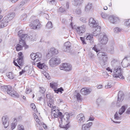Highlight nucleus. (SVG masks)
Here are the masks:
<instances>
[{"mask_svg": "<svg viewBox=\"0 0 130 130\" xmlns=\"http://www.w3.org/2000/svg\"><path fill=\"white\" fill-rule=\"evenodd\" d=\"M51 116L53 118H57L59 116L61 117L60 122L59 126L60 127L65 128L67 130L69 127V118L70 115L68 113L65 114L62 116V113L59 112L58 109L52 110L51 112Z\"/></svg>", "mask_w": 130, "mask_h": 130, "instance_id": "1", "label": "nucleus"}, {"mask_svg": "<svg viewBox=\"0 0 130 130\" xmlns=\"http://www.w3.org/2000/svg\"><path fill=\"white\" fill-rule=\"evenodd\" d=\"M99 63L103 68L107 67V62L108 59L107 54L105 53L101 52H99L97 55Z\"/></svg>", "mask_w": 130, "mask_h": 130, "instance_id": "2", "label": "nucleus"}, {"mask_svg": "<svg viewBox=\"0 0 130 130\" xmlns=\"http://www.w3.org/2000/svg\"><path fill=\"white\" fill-rule=\"evenodd\" d=\"M1 89L4 92H7V94L13 97H19V94L15 91L12 89L11 86L9 85H3L1 86Z\"/></svg>", "mask_w": 130, "mask_h": 130, "instance_id": "3", "label": "nucleus"}, {"mask_svg": "<svg viewBox=\"0 0 130 130\" xmlns=\"http://www.w3.org/2000/svg\"><path fill=\"white\" fill-rule=\"evenodd\" d=\"M122 70L120 66H117L113 69V76L114 77H119L121 79H124V77L122 74Z\"/></svg>", "mask_w": 130, "mask_h": 130, "instance_id": "4", "label": "nucleus"}, {"mask_svg": "<svg viewBox=\"0 0 130 130\" xmlns=\"http://www.w3.org/2000/svg\"><path fill=\"white\" fill-rule=\"evenodd\" d=\"M60 63V59L55 57L51 58L49 60V64L50 66L53 67L59 64Z\"/></svg>", "mask_w": 130, "mask_h": 130, "instance_id": "5", "label": "nucleus"}, {"mask_svg": "<svg viewBox=\"0 0 130 130\" xmlns=\"http://www.w3.org/2000/svg\"><path fill=\"white\" fill-rule=\"evenodd\" d=\"M99 37V41L100 43L103 45H105L107 43L108 38L105 33L103 32L100 34Z\"/></svg>", "mask_w": 130, "mask_h": 130, "instance_id": "6", "label": "nucleus"}, {"mask_svg": "<svg viewBox=\"0 0 130 130\" xmlns=\"http://www.w3.org/2000/svg\"><path fill=\"white\" fill-rule=\"evenodd\" d=\"M31 59L36 62L40 60L42 58V55L39 53H32L30 55Z\"/></svg>", "mask_w": 130, "mask_h": 130, "instance_id": "7", "label": "nucleus"}, {"mask_svg": "<svg viewBox=\"0 0 130 130\" xmlns=\"http://www.w3.org/2000/svg\"><path fill=\"white\" fill-rule=\"evenodd\" d=\"M29 26L32 29H38L41 27V25L39 20L37 19L32 21Z\"/></svg>", "mask_w": 130, "mask_h": 130, "instance_id": "8", "label": "nucleus"}, {"mask_svg": "<svg viewBox=\"0 0 130 130\" xmlns=\"http://www.w3.org/2000/svg\"><path fill=\"white\" fill-rule=\"evenodd\" d=\"M121 63L124 68L130 66V56L125 57Z\"/></svg>", "mask_w": 130, "mask_h": 130, "instance_id": "9", "label": "nucleus"}, {"mask_svg": "<svg viewBox=\"0 0 130 130\" xmlns=\"http://www.w3.org/2000/svg\"><path fill=\"white\" fill-rule=\"evenodd\" d=\"M76 118L77 122L80 124H83L85 121V116L82 113L78 115L77 116Z\"/></svg>", "mask_w": 130, "mask_h": 130, "instance_id": "10", "label": "nucleus"}, {"mask_svg": "<svg viewBox=\"0 0 130 130\" xmlns=\"http://www.w3.org/2000/svg\"><path fill=\"white\" fill-rule=\"evenodd\" d=\"M60 69L61 70L69 71L72 70V66L71 65L69 64L64 63L62 64V65L60 67Z\"/></svg>", "mask_w": 130, "mask_h": 130, "instance_id": "11", "label": "nucleus"}, {"mask_svg": "<svg viewBox=\"0 0 130 130\" xmlns=\"http://www.w3.org/2000/svg\"><path fill=\"white\" fill-rule=\"evenodd\" d=\"M110 22L113 24H116L119 22V20L118 17L114 15L110 16L108 18Z\"/></svg>", "mask_w": 130, "mask_h": 130, "instance_id": "12", "label": "nucleus"}, {"mask_svg": "<svg viewBox=\"0 0 130 130\" xmlns=\"http://www.w3.org/2000/svg\"><path fill=\"white\" fill-rule=\"evenodd\" d=\"M89 24L90 27H96L98 26L99 24L97 21L93 18H90L89 20Z\"/></svg>", "mask_w": 130, "mask_h": 130, "instance_id": "13", "label": "nucleus"}, {"mask_svg": "<svg viewBox=\"0 0 130 130\" xmlns=\"http://www.w3.org/2000/svg\"><path fill=\"white\" fill-rule=\"evenodd\" d=\"M58 50L54 48H51L50 51L47 54L46 56L48 57H50L52 56L53 55H55L58 53Z\"/></svg>", "mask_w": 130, "mask_h": 130, "instance_id": "14", "label": "nucleus"}, {"mask_svg": "<svg viewBox=\"0 0 130 130\" xmlns=\"http://www.w3.org/2000/svg\"><path fill=\"white\" fill-rule=\"evenodd\" d=\"M37 67L39 69H42L45 71L48 69V68L47 65L44 63H41L40 62L37 63Z\"/></svg>", "mask_w": 130, "mask_h": 130, "instance_id": "15", "label": "nucleus"}, {"mask_svg": "<svg viewBox=\"0 0 130 130\" xmlns=\"http://www.w3.org/2000/svg\"><path fill=\"white\" fill-rule=\"evenodd\" d=\"M86 31V26L83 25L79 27L77 29V33L80 36L82 35V34L84 33Z\"/></svg>", "mask_w": 130, "mask_h": 130, "instance_id": "16", "label": "nucleus"}, {"mask_svg": "<svg viewBox=\"0 0 130 130\" xmlns=\"http://www.w3.org/2000/svg\"><path fill=\"white\" fill-rule=\"evenodd\" d=\"M34 118L37 123V124H36V126L37 127H38L39 125L41 126V124H43V123L39 119L37 115L36 114L34 113L33 114Z\"/></svg>", "mask_w": 130, "mask_h": 130, "instance_id": "17", "label": "nucleus"}, {"mask_svg": "<svg viewBox=\"0 0 130 130\" xmlns=\"http://www.w3.org/2000/svg\"><path fill=\"white\" fill-rule=\"evenodd\" d=\"M3 124L5 128H6L9 125L8 118L5 117H2V118Z\"/></svg>", "mask_w": 130, "mask_h": 130, "instance_id": "18", "label": "nucleus"}, {"mask_svg": "<svg viewBox=\"0 0 130 130\" xmlns=\"http://www.w3.org/2000/svg\"><path fill=\"white\" fill-rule=\"evenodd\" d=\"M8 21L6 17H4L2 21L1 25V27L2 28H3L6 26L8 22Z\"/></svg>", "mask_w": 130, "mask_h": 130, "instance_id": "19", "label": "nucleus"}, {"mask_svg": "<svg viewBox=\"0 0 130 130\" xmlns=\"http://www.w3.org/2000/svg\"><path fill=\"white\" fill-rule=\"evenodd\" d=\"M95 30L93 31L92 33L93 35L95 36H97L98 35L100 34L101 30V27L100 26H98L95 27Z\"/></svg>", "mask_w": 130, "mask_h": 130, "instance_id": "20", "label": "nucleus"}, {"mask_svg": "<svg viewBox=\"0 0 130 130\" xmlns=\"http://www.w3.org/2000/svg\"><path fill=\"white\" fill-rule=\"evenodd\" d=\"M92 122H89L82 126V130H90V127L92 125Z\"/></svg>", "mask_w": 130, "mask_h": 130, "instance_id": "21", "label": "nucleus"}, {"mask_svg": "<svg viewBox=\"0 0 130 130\" xmlns=\"http://www.w3.org/2000/svg\"><path fill=\"white\" fill-rule=\"evenodd\" d=\"M87 41L92 44L94 42V39L93 35L92 34L88 35L86 38Z\"/></svg>", "mask_w": 130, "mask_h": 130, "instance_id": "22", "label": "nucleus"}, {"mask_svg": "<svg viewBox=\"0 0 130 130\" xmlns=\"http://www.w3.org/2000/svg\"><path fill=\"white\" fill-rule=\"evenodd\" d=\"M80 92L83 95H86L89 94L90 92V90L89 89L83 88L81 89Z\"/></svg>", "mask_w": 130, "mask_h": 130, "instance_id": "23", "label": "nucleus"}, {"mask_svg": "<svg viewBox=\"0 0 130 130\" xmlns=\"http://www.w3.org/2000/svg\"><path fill=\"white\" fill-rule=\"evenodd\" d=\"M124 99L123 93L122 91H119L118 93V102L119 101H122Z\"/></svg>", "mask_w": 130, "mask_h": 130, "instance_id": "24", "label": "nucleus"}, {"mask_svg": "<svg viewBox=\"0 0 130 130\" xmlns=\"http://www.w3.org/2000/svg\"><path fill=\"white\" fill-rule=\"evenodd\" d=\"M15 16V13L14 12H12L9 14L5 17H6L7 19L9 21L12 20L14 18Z\"/></svg>", "mask_w": 130, "mask_h": 130, "instance_id": "25", "label": "nucleus"}, {"mask_svg": "<svg viewBox=\"0 0 130 130\" xmlns=\"http://www.w3.org/2000/svg\"><path fill=\"white\" fill-rule=\"evenodd\" d=\"M92 7V4L90 3H88L85 7V11L86 12H89Z\"/></svg>", "mask_w": 130, "mask_h": 130, "instance_id": "26", "label": "nucleus"}, {"mask_svg": "<svg viewBox=\"0 0 130 130\" xmlns=\"http://www.w3.org/2000/svg\"><path fill=\"white\" fill-rule=\"evenodd\" d=\"M127 108L125 106H122L121 108L119 110V113L120 115H121L125 111Z\"/></svg>", "mask_w": 130, "mask_h": 130, "instance_id": "27", "label": "nucleus"}, {"mask_svg": "<svg viewBox=\"0 0 130 130\" xmlns=\"http://www.w3.org/2000/svg\"><path fill=\"white\" fill-rule=\"evenodd\" d=\"M73 2L75 6L79 5L82 3V0H73Z\"/></svg>", "mask_w": 130, "mask_h": 130, "instance_id": "28", "label": "nucleus"}, {"mask_svg": "<svg viewBox=\"0 0 130 130\" xmlns=\"http://www.w3.org/2000/svg\"><path fill=\"white\" fill-rule=\"evenodd\" d=\"M19 44L25 47H26V46H27L26 44L25 41L23 39H22L20 38L19 39Z\"/></svg>", "mask_w": 130, "mask_h": 130, "instance_id": "29", "label": "nucleus"}, {"mask_svg": "<svg viewBox=\"0 0 130 130\" xmlns=\"http://www.w3.org/2000/svg\"><path fill=\"white\" fill-rule=\"evenodd\" d=\"M17 124V120L15 119L14 120L13 122L11 123V128L12 129H14L15 127L16 126Z\"/></svg>", "mask_w": 130, "mask_h": 130, "instance_id": "30", "label": "nucleus"}, {"mask_svg": "<svg viewBox=\"0 0 130 130\" xmlns=\"http://www.w3.org/2000/svg\"><path fill=\"white\" fill-rule=\"evenodd\" d=\"M7 76L9 79H12L14 78L13 74L11 72H8L6 74Z\"/></svg>", "mask_w": 130, "mask_h": 130, "instance_id": "31", "label": "nucleus"}, {"mask_svg": "<svg viewBox=\"0 0 130 130\" xmlns=\"http://www.w3.org/2000/svg\"><path fill=\"white\" fill-rule=\"evenodd\" d=\"M51 87L54 89H56L57 88V84L56 83L52 82L50 83Z\"/></svg>", "mask_w": 130, "mask_h": 130, "instance_id": "32", "label": "nucleus"}, {"mask_svg": "<svg viewBox=\"0 0 130 130\" xmlns=\"http://www.w3.org/2000/svg\"><path fill=\"white\" fill-rule=\"evenodd\" d=\"M23 47L24 46L19 44H17L15 47L17 51H19L21 50L22 49Z\"/></svg>", "mask_w": 130, "mask_h": 130, "instance_id": "33", "label": "nucleus"}, {"mask_svg": "<svg viewBox=\"0 0 130 130\" xmlns=\"http://www.w3.org/2000/svg\"><path fill=\"white\" fill-rule=\"evenodd\" d=\"M23 58L21 57H19L17 59V61L18 63L20 65H21L22 64Z\"/></svg>", "mask_w": 130, "mask_h": 130, "instance_id": "34", "label": "nucleus"}, {"mask_svg": "<svg viewBox=\"0 0 130 130\" xmlns=\"http://www.w3.org/2000/svg\"><path fill=\"white\" fill-rule=\"evenodd\" d=\"M46 27L49 29L53 27L52 22L51 21L48 22L46 25Z\"/></svg>", "mask_w": 130, "mask_h": 130, "instance_id": "35", "label": "nucleus"}, {"mask_svg": "<svg viewBox=\"0 0 130 130\" xmlns=\"http://www.w3.org/2000/svg\"><path fill=\"white\" fill-rule=\"evenodd\" d=\"M108 51L110 52V53L112 54L114 52V48L112 45L109 46L108 48Z\"/></svg>", "mask_w": 130, "mask_h": 130, "instance_id": "36", "label": "nucleus"}, {"mask_svg": "<svg viewBox=\"0 0 130 130\" xmlns=\"http://www.w3.org/2000/svg\"><path fill=\"white\" fill-rule=\"evenodd\" d=\"M47 3L50 5L55 4L56 3L55 0H46Z\"/></svg>", "mask_w": 130, "mask_h": 130, "instance_id": "37", "label": "nucleus"}, {"mask_svg": "<svg viewBox=\"0 0 130 130\" xmlns=\"http://www.w3.org/2000/svg\"><path fill=\"white\" fill-rule=\"evenodd\" d=\"M117 112H116L114 116V118L116 120H119L120 119V115Z\"/></svg>", "mask_w": 130, "mask_h": 130, "instance_id": "38", "label": "nucleus"}, {"mask_svg": "<svg viewBox=\"0 0 130 130\" xmlns=\"http://www.w3.org/2000/svg\"><path fill=\"white\" fill-rule=\"evenodd\" d=\"M52 101L51 99H49V101H48L47 102L48 106L51 108L53 107V102H52Z\"/></svg>", "mask_w": 130, "mask_h": 130, "instance_id": "39", "label": "nucleus"}, {"mask_svg": "<svg viewBox=\"0 0 130 130\" xmlns=\"http://www.w3.org/2000/svg\"><path fill=\"white\" fill-rule=\"evenodd\" d=\"M62 50L64 52H69L70 51V48L66 46H64L62 48Z\"/></svg>", "mask_w": 130, "mask_h": 130, "instance_id": "40", "label": "nucleus"}, {"mask_svg": "<svg viewBox=\"0 0 130 130\" xmlns=\"http://www.w3.org/2000/svg\"><path fill=\"white\" fill-rule=\"evenodd\" d=\"M30 107L34 110L35 112H37V110L36 108V106L35 104L34 103H32L30 105Z\"/></svg>", "mask_w": 130, "mask_h": 130, "instance_id": "41", "label": "nucleus"}, {"mask_svg": "<svg viewBox=\"0 0 130 130\" xmlns=\"http://www.w3.org/2000/svg\"><path fill=\"white\" fill-rule=\"evenodd\" d=\"M74 95L75 97L78 100H80V95L79 93L77 92H75L74 93Z\"/></svg>", "mask_w": 130, "mask_h": 130, "instance_id": "42", "label": "nucleus"}, {"mask_svg": "<svg viewBox=\"0 0 130 130\" xmlns=\"http://www.w3.org/2000/svg\"><path fill=\"white\" fill-rule=\"evenodd\" d=\"M112 81H109L107 86H105V88H110L112 87Z\"/></svg>", "mask_w": 130, "mask_h": 130, "instance_id": "43", "label": "nucleus"}, {"mask_svg": "<svg viewBox=\"0 0 130 130\" xmlns=\"http://www.w3.org/2000/svg\"><path fill=\"white\" fill-rule=\"evenodd\" d=\"M124 24L125 26L129 27L130 26V19L126 20Z\"/></svg>", "mask_w": 130, "mask_h": 130, "instance_id": "44", "label": "nucleus"}, {"mask_svg": "<svg viewBox=\"0 0 130 130\" xmlns=\"http://www.w3.org/2000/svg\"><path fill=\"white\" fill-rule=\"evenodd\" d=\"M18 130H25L23 126L21 124L18 125Z\"/></svg>", "mask_w": 130, "mask_h": 130, "instance_id": "45", "label": "nucleus"}, {"mask_svg": "<svg viewBox=\"0 0 130 130\" xmlns=\"http://www.w3.org/2000/svg\"><path fill=\"white\" fill-rule=\"evenodd\" d=\"M28 37L27 34H22L21 36L20 37V38L22 39H23L24 40L26 38Z\"/></svg>", "mask_w": 130, "mask_h": 130, "instance_id": "46", "label": "nucleus"}, {"mask_svg": "<svg viewBox=\"0 0 130 130\" xmlns=\"http://www.w3.org/2000/svg\"><path fill=\"white\" fill-rule=\"evenodd\" d=\"M40 89L39 91L42 94L44 93L45 92V90L43 87H39Z\"/></svg>", "mask_w": 130, "mask_h": 130, "instance_id": "47", "label": "nucleus"}, {"mask_svg": "<svg viewBox=\"0 0 130 130\" xmlns=\"http://www.w3.org/2000/svg\"><path fill=\"white\" fill-rule=\"evenodd\" d=\"M121 30V29L118 27L115 28L114 29V31L116 33H119L120 32Z\"/></svg>", "mask_w": 130, "mask_h": 130, "instance_id": "48", "label": "nucleus"}, {"mask_svg": "<svg viewBox=\"0 0 130 130\" xmlns=\"http://www.w3.org/2000/svg\"><path fill=\"white\" fill-rule=\"evenodd\" d=\"M66 9L62 7H60L58 10L59 12H63L65 11Z\"/></svg>", "mask_w": 130, "mask_h": 130, "instance_id": "49", "label": "nucleus"}, {"mask_svg": "<svg viewBox=\"0 0 130 130\" xmlns=\"http://www.w3.org/2000/svg\"><path fill=\"white\" fill-rule=\"evenodd\" d=\"M64 46H66L70 48V47L71 46V43L69 42L68 41L64 43Z\"/></svg>", "mask_w": 130, "mask_h": 130, "instance_id": "50", "label": "nucleus"}, {"mask_svg": "<svg viewBox=\"0 0 130 130\" xmlns=\"http://www.w3.org/2000/svg\"><path fill=\"white\" fill-rule=\"evenodd\" d=\"M76 13L77 14H79L82 13L81 10L80 8H78L76 10Z\"/></svg>", "mask_w": 130, "mask_h": 130, "instance_id": "51", "label": "nucleus"}, {"mask_svg": "<svg viewBox=\"0 0 130 130\" xmlns=\"http://www.w3.org/2000/svg\"><path fill=\"white\" fill-rule=\"evenodd\" d=\"M30 38L31 39V41H34L36 40V36L34 35L33 36H30Z\"/></svg>", "mask_w": 130, "mask_h": 130, "instance_id": "52", "label": "nucleus"}, {"mask_svg": "<svg viewBox=\"0 0 130 130\" xmlns=\"http://www.w3.org/2000/svg\"><path fill=\"white\" fill-rule=\"evenodd\" d=\"M71 25L72 26V27L73 29H75L77 32V29L79 27L77 26L76 25H74V26H73L72 23H71Z\"/></svg>", "mask_w": 130, "mask_h": 130, "instance_id": "53", "label": "nucleus"}, {"mask_svg": "<svg viewBox=\"0 0 130 130\" xmlns=\"http://www.w3.org/2000/svg\"><path fill=\"white\" fill-rule=\"evenodd\" d=\"M103 76L105 78H107L109 76L108 73L106 72H104L103 73Z\"/></svg>", "mask_w": 130, "mask_h": 130, "instance_id": "54", "label": "nucleus"}, {"mask_svg": "<svg viewBox=\"0 0 130 130\" xmlns=\"http://www.w3.org/2000/svg\"><path fill=\"white\" fill-rule=\"evenodd\" d=\"M80 21L84 23H86V19L85 18L81 17L80 18Z\"/></svg>", "mask_w": 130, "mask_h": 130, "instance_id": "55", "label": "nucleus"}, {"mask_svg": "<svg viewBox=\"0 0 130 130\" xmlns=\"http://www.w3.org/2000/svg\"><path fill=\"white\" fill-rule=\"evenodd\" d=\"M31 91V89L30 88L29 89L28 88H26V90L25 93L27 94L29 93Z\"/></svg>", "mask_w": 130, "mask_h": 130, "instance_id": "56", "label": "nucleus"}, {"mask_svg": "<svg viewBox=\"0 0 130 130\" xmlns=\"http://www.w3.org/2000/svg\"><path fill=\"white\" fill-rule=\"evenodd\" d=\"M101 15L102 17L104 19H105L107 17V15L106 13H101Z\"/></svg>", "mask_w": 130, "mask_h": 130, "instance_id": "57", "label": "nucleus"}, {"mask_svg": "<svg viewBox=\"0 0 130 130\" xmlns=\"http://www.w3.org/2000/svg\"><path fill=\"white\" fill-rule=\"evenodd\" d=\"M92 49L94 50V51L96 52H98L100 51L99 49L98 48H97L95 46Z\"/></svg>", "mask_w": 130, "mask_h": 130, "instance_id": "58", "label": "nucleus"}, {"mask_svg": "<svg viewBox=\"0 0 130 130\" xmlns=\"http://www.w3.org/2000/svg\"><path fill=\"white\" fill-rule=\"evenodd\" d=\"M80 39L81 40L82 43L83 44H86V42H85L84 38L82 37H80Z\"/></svg>", "mask_w": 130, "mask_h": 130, "instance_id": "59", "label": "nucleus"}, {"mask_svg": "<svg viewBox=\"0 0 130 130\" xmlns=\"http://www.w3.org/2000/svg\"><path fill=\"white\" fill-rule=\"evenodd\" d=\"M121 101H119L118 102V100L117 101V105L118 107H119L121 105Z\"/></svg>", "mask_w": 130, "mask_h": 130, "instance_id": "60", "label": "nucleus"}, {"mask_svg": "<svg viewBox=\"0 0 130 130\" xmlns=\"http://www.w3.org/2000/svg\"><path fill=\"white\" fill-rule=\"evenodd\" d=\"M23 31L21 30H20L18 32V35L19 37H20L22 35V34L23 33Z\"/></svg>", "mask_w": 130, "mask_h": 130, "instance_id": "61", "label": "nucleus"}, {"mask_svg": "<svg viewBox=\"0 0 130 130\" xmlns=\"http://www.w3.org/2000/svg\"><path fill=\"white\" fill-rule=\"evenodd\" d=\"M25 4V2L24 1H23L21 2L20 4L19 5V6L20 7H22Z\"/></svg>", "mask_w": 130, "mask_h": 130, "instance_id": "62", "label": "nucleus"}, {"mask_svg": "<svg viewBox=\"0 0 130 130\" xmlns=\"http://www.w3.org/2000/svg\"><path fill=\"white\" fill-rule=\"evenodd\" d=\"M69 3L68 2H67L66 3V7L65 8V9L66 10L68 9L69 7Z\"/></svg>", "mask_w": 130, "mask_h": 130, "instance_id": "63", "label": "nucleus"}, {"mask_svg": "<svg viewBox=\"0 0 130 130\" xmlns=\"http://www.w3.org/2000/svg\"><path fill=\"white\" fill-rule=\"evenodd\" d=\"M23 54L21 52H19L18 53V56L19 57H21L22 58H23V56H22Z\"/></svg>", "mask_w": 130, "mask_h": 130, "instance_id": "64", "label": "nucleus"}]
</instances>
